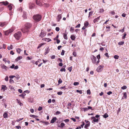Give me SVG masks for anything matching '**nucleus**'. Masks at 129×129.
<instances>
[{
  "instance_id": "nucleus-1",
  "label": "nucleus",
  "mask_w": 129,
  "mask_h": 129,
  "mask_svg": "<svg viewBox=\"0 0 129 129\" xmlns=\"http://www.w3.org/2000/svg\"><path fill=\"white\" fill-rule=\"evenodd\" d=\"M33 18L36 22H38L40 21L42 18L41 16L39 14H37L33 16Z\"/></svg>"
},
{
  "instance_id": "nucleus-2",
  "label": "nucleus",
  "mask_w": 129,
  "mask_h": 129,
  "mask_svg": "<svg viewBox=\"0 0 129 129\" xmlns=\"http://www.w3.org/2000/svg\"><path fill=\"white\" fill-rule=\"evenodd\" d=\"M21 36V33L20 32H18L14 35V36L16 39L17 40L19 39Z\"/></svg>"
},
{
  "instance_id": "nucleus-3",
  "label": "nucleus",
  "mask_w": 129,
  "mask_h": 129,
  "mask_svg": "<svg viewBox=\"0 0 129 129\" xmlns=\"http://www.w3.org/2000/svg\"><path fill=\"white\" fill-rule=\"evenodd\" d=\"M13 30H14L12 28H11L10 29H9L5 31V35H6L8 36L9 34L12 32Z\"/></svg>"
},
{
  "instance_id": "nucleus-4",
  "label": "nucleus",
  "mask_w": 129,
  "mask_h": 129,
  "mask_svg": "<svg viewBox=\"0 0 129 129\" xmlns=\"http://www.w3.org/2000/svg\"><path fill=\"white\" fill-rule=\"evenodd\" d=\"M21 30L23 33H25L28 32V30L25 26H24L21 29Z\"/></svg>"
},
{
  "instance_id": "nucleus-5",
  "label": "nucleus",
  "mask_w": 129,
  "mask_h": 129,
  "mask_svg": "<svg viewBox=\"0 0 129 129\" xmlns=\"http://www.w3.org/2000/svg\"><path fill=\"white\" fill-rule=\"evenodd\" d=\"M91 58L93 63H95L96 61V58L94 55H92L91 57Z\"/></svg>"
},
{
  "instance_id": "nucleus-6",
  "label": "nucleus",
  "mask_w": 129,
  "mask_h": 129,
  "mask_svg": "<svg viewBox=\"0 0 129 129\" xmlns=\"http://www.w3.org/2000/svg\"><path fill=\"white\" fill-rule=\"evenodd\" d=\"M36 4L38 5L41 6L43 4L42 3L41 0H36Z\"/></svg>"
},
{
  "instance_id": "nucleus-7",
  "label": "nucleus",
  "mask_w": 129,
  "mask_h": 129,
  "mask_svg": "<svg viewBox=\"0 0 129 129\" xmlns=\"http://www.w3.org/2000/svg\"><path fill=\"white\" fill-rule=\"evenodd\" d=\"M8 23L7 22H0V26L1 27L5 26Z\"/></svg>"
},
{
  "instance_id": "nucleus-8",
  "label": "nucleus",
  "mask_w": 129,
  "mask_h": 129,
  "mask_svg": "<svg viewBox=\"0 0 129 129\" xmlns=\"http://www.w3.org/2000/svg\"><path fill=\"white\" fill-rule=\"evenodd\" d=\"M46 35V32L42 30L40 35V37L41 38H43Z\"/></svg>"
},
{
  "instance_id": "nucleus-9",
  "label": "nucleus",
  "mask_w": 129,
  "mask_h": 129,
  "mask_svg": "<svg viewBox=\"0 0 129 129\" xmlns=\"http://www.w3.org/2000/svg\"><path fill=\"white\" fill-rule=\"evenodd\" d=\"M103 68L101 66H99L96 69V71L98 72H100L102 70Z\"/></svg>"
},
{
  "instance_id": "nucleus-10",
  "label": "nucleus",
  "mask_w": 129,
  "mask_h": 129,
  "mask_svg": "<svg viewBox=\"0 0 129 129\" xmlns=\"http://www.w3.org/2000/svg\"><path fill=\"white\" fill-rule=\"evenodd\" d=\"M1 66L2 69L4 70V71H6L7 70L8 68L4 64H1Z\"/></svg>"
},
{
  "instance_id": "nucleus-11",
  "label": "nucleus",
  "mask_w": 129,
  "mask_h": 129,
  "mask_svg": "<svg viewBox=\"0 0 129 129\" xmlns=\"http://www.w3.org/2000/svg\"><path fill=\"white\" fill-rule=\"evenodd\" d=\"M25 26L28 29L31 26V25L29 23H27L25 24Z\"/></svg>"
},
{
  "instance_id": "nucleus-12",
  "label": "nucleus",
  "mask_w": 129,
  "mask_h": 129,
  "mask_svg": "<svg viewBox=\"0 0 129 129\" xmlns=\"http://www.w3.org/2000/svg\"><path fill=\"white\" fill-rule=\"evenodd\" d=\"M57 120V118L56 117H54L51 119L50 121V123H53L55 121Z\"/></svg>"
},
{
  "instance_id": "nucleus-13",
  "label": "nucleus",
  "mask_w": 129,
  "mask_h": 129,
  "mask_svg": "<svg viewBox=\"0 0 129 129\" xmlns=\"http://www.w3.org/2000/svg\"><path fill=\"white\" fill-rule=\"evenodd\" d=\"M91 118L92 119H93V121L94 122H97L99 120L98 119L95 118V117L94 116H92L91 117Z\"/></svg>"
},
{
  "instance_id": "nucleus-14",
  "label": "nucleus",
  "mask_w": 129,
  "mask_h": 129,
  "mask_svg": "<svg viewBox=\"0 0 129 129\" xmlns=\"http://www.w3.org/2000/svg\"><path fill=\"white\" fill-rule=\"evenodd\" d=\"M61 18V14L59 15L57 17V21L58 22L59 21L60 19Z\"/></svg>"
},
{
  "instance_id": "nucleus-15",
  "label": "nucleus",
  "mask_w": 129,
  "mask_h": 129,
  "mask_svg": "<svg viewBox=\"0 0 129 129\" xmlns=\"http://www.w3.org/2000/svg\"><path fill=\"white\" fill-rule=\"evenodd\" d=\"M16 101L18 103L20 106H22L23 105V104L20 102V101L18 99H16Z\"/></svg>"
},
{
  "instance_id": "nucleus-16",
  "label": "nucleus",
  "mask_w": 129,
  "mask_h": 129,
  "mask_svg": "<svg viewBox=\"0 0 129 129\" xmlns=\"http://www.w3.org/2000/svg\"><path fill=\"white\" fill-rule=\"evenodd\" d=\"M22 56H19L17 57V58H16L15 60V61H18L19 60H20L22 59Z\"/></svg>"
},
{
  "instance_id": "nucleus-17",
  "label": "nucleus",
  "mask_w": 129,
  "mask_h": 129,
  "mask_svg": "<svg viewBox=\"0 0 129 129\" xmlns=\"http://www.w3.org/2000/svg\"><path fill=\"white\" fill-rule=\"evenodd\" d=\"M23 14L22 17H23L24 19H26L27 18L26 12H23Z\"/></svg>"
},
{
  "instance_id": "nucleus-18",
  "label": "nucleus",
  "mask_w": 129,
  "mask_h": 129,
  "mask_svg": "<svg viewBox=\"0 0 129 129\" xmlns=\"http://www.w3.org/2000/svg\"><path fill=\"white\" fill-rule=\"evenodd\" d=\"M2 89H3L4 91H5V90L7 89V88L6 87V85H2Z\"/></svg>"
},
{
  "instance_id": "nucleus-19",
  "label": "nucleus",
  "mask_w": 129,
  "mask_h": 129,
  "mask_svg": "<svg viewBox=\"0 0 129 129\" xmlns=\"http://www.w3.org/2000/svg\"><path fill=\"white\" fill-rule=\"evenodd\" d=\"M66 31L65 32V33L63 34V36L64 39L66 40H67L68 39V37H67V34L66 33Z\"/></svg>"
},
{
  "instance_id": "nucleus-20",
  "label": "nucleus",
  "mask_w": 129,
  "mask_h": 129,
  "mask_svg": "<svg viewBox=\"0 0 129 129\" xmlns=\"http://www.w3.org/2000/svg\"><path fill=\"white\" fill-rule=\"evenodd\" d=\"M0 3H2V4H3L4 5H6L8 4L9 3L7 1H6L5 2H2Z\"/></svg>"
},
{
  "instance_id": "nucleus-21",
  "label": "nucleus",
  "mask_w": 129,
  "mask_h": 129,
  "mask_svg": "<svg viewBox=\"0 0 129 129\" xmlns=\"http://www.w3.org/2000/svg\"><path fill=\"white\" fill-rule=\"evenodd\" d=\"M46 51L44 53L45 55H46L49 52V48H47V49H45Z\"/></svg>"
},
{
  "instance_id": "nucleus-22",
  "label": "nucleus",
  "mask_w": 129,
  "mask_h": 129,
  "mask_svg": "<svg viewBox=\"0 0 129 129\" xmlns=\"http://www.w3.org/2000/svg\"><path fill=\"white\" fill-rule=\"evenodd\" d=\"M12 4H10L8 5V8H9L10 10H11L12 9Z\"/></svg>"
},
{
  "instance_id": "nucleus-23",
  "label": "nucleus",
  "mask_w": 129,
  "mask_h": 129,
  "mask_svg": "<svg viewBox=\"0 0 129 129\" xmlns=\"http://www.w3.org/2000/svg\"><path fill=\"white\" fill-rule=\"evenodd\" d=\"M3 116L4 118H8V114L7 113L5 112L3 114Z\"/></svg>"
},
{
  "instance_id": "nucleus-24",
  "label": "nucleus",
  "mask_w": 129,
  "mask_h": 129,
  "mask_svg": "<svg viewBox=\"0 0 129 129\" xmlns=\"http://www.w3.org/2000/svg\"><path fill=\"white\" fill-rule=\"evenodd\" d=\"M26 94L25 93H22L19 95L20 96H21L23 98H24V96Z\"/></svg>"
},
{
  "instance_id": "nucleus-25",
  "label": "nucleus",
  "mask_w": 129,
  "mask_h": 129,
  "mask_svg": "<svg viewBox=\"0 0 129 129\" xmlns=\"http://www.w3.org/2000/svg\"><path fill=\"white\" fill-rule=\"evenodd\" d=\"M71 38L73 40H74L75 39V36L74 35H71Z\"/></svg>"
},
{
  "instance_id": "nucleus-26",
  "label": "nucleus",
  "mask_w": 129,
  "mask_h": 129,
  "mask_svg": "<svg viewBox=\"0 0 129 129\" xmlns=\"http://www.w3.org/2000/svg\"><path fill=\"white\" fill-rule=\"evenodd\" d=\"M90 123L86 124L84 126V128H86L90 126Z\"/></svg>"
},
{
  "instance_id": "nucleus-27",
  "label": "nucleus",
  "mask_w": 129,
  "mask_h": 129,
  "mask_svg": "<svg viewBox=\"0 0 129 129\" xmlns=\"http://www.w3.org/2000/svg\"><path fill=\"white\" fill-rule=\"evenodd\" d=\"M16 51L19 54L20 53L21 51V49L19 48H17L16 49Z\"/></svg>"
},
{
  "instance_id": "nucleus-28",
  "label": "nucleus",
  "mask_w": 129,
  "mask_h": 129,
  "mask_svg": "<svg viewBox=\"0 0 129 129\" xmlns=\"http://www.w3.org/2000/svg\"><path fill=\"white\" fill-rule=\"evenodd\" d=\"M64 124L62 122L60 124V126H59V127L62 128L63 126H64Z\"/></svg>"
},
{
  "instance_id": "nucleus-29",
  "label": "nucleus",
  "mask_w": 129,
  "mask_h": 129,
  "mask_svg": "<svg viewBox=\"0 0 129 129\" xmlns=\"http://www.w3.org/2000/svg\"><path fill=\"white\" fill-rule=\"evenodd\" d=\"M7 49L9 50H10L12 49V45H11L10 46H8L7 47Z\"/></svg>"
},
{
  "instance_id": "nucleus-30",
  "label": "nucleus",
  "mask_w": 129,
  "mask_h": 129,
  "mask_svg": "<svg viewBox=\"0 0 129 129\" xmlns=\"http://www.w3.org/2000/svg\"><path fill=\"white\" fill-rule=\"evenodd\" d=\"M42 122L43 124H45L46 125H48L49 124V123L47 122H45L44 121H43Z\"/></svg>"
},
{
  "instance_id": "nucleus-31",
  "label": "nucleus",
  "mask_w": 129,
  "mask_h": 129,
  "mask_svg": "<svg viewBox=\"0 0 129 129\" xmlns=\"http://www.w3.org/2000/svg\"><path fill=\"white\" fill-rule=\"evenodd\" d=\"M62 82V80L60 78H59L58 81V84H59L61 83Z\"/></svg>"
},
{
  "instance_id": "nucleus-32",
  "label": "nucleus",
  "mask_w": 129,
  "mask_h": 129,
  "mask_svg": "<svg viewBox=\"0 0 129 129\" xmlns=\"http://www.w3.org/2000/svg\"><path fill=\"white\" fill-rule=\"evenodd\" d=\"M108 117V115L106 113L104 115L103 117L105 118H106Z\"/></svg>"
},
{
  "instance_id": "nucleus-33",
  "label": "nucleus",
  "mask_w": 129,
  "mask_h": 129,
  "mask_svg": "<svg viewBox=\"0 0 129 129\" xmlns=\"http://www.w3.org/2000/svg\"><path fill=\"white\" fill-rule=\"evenodd\" d=\"M74 30V28L72 27H71V28H70V32H71L72 33H73V31Z\"/></svg>"
},
{
  "instance_id": "nucleus-34",
  "label": "nucleus",
  "mask_w": 129,
  "mask_h": 129,
  "mask_svg": "<svg viewBox=\"0 0 129 129\" xmlns=\"http://www.w3.org/2000/svg\"><path fill=\"white\" fill-rule=\"evenodd\" d=\"M126 88L127 87L125 85L123 86L122 87H121V89L123 90L126 89Z\"/></svg>"
},
{
  "instance_id": "nucleus-35",
  "label": "nucleus",
  "mask_w": 129,
  "mask_h": 129,
  "mask_svg": "<svg viewBox=\"0 0 129 129\" xmlns=\"http://www.w3.org/2000/svg\"><path fill=\"white\" fill-rule=\"evenodd\" d=\"M124 43L123 42H120L118 43V44L119 45H122L124 44Z\"/></svg>"
},
{
  "instance_id": "nucleus-36",
  "label": "nucleus",
  "mask_w": 129,
  "mask_h": 129,
  "mask_svg": "<svg viewBox=\"0 0 129 129\" xmlns=\"http://www.w3.org/2000/svg\"><path fill=\"white\" fill-rule=\"evenodd\" d=\"M82 109H83V110L85 112L87 111L88 110L87 108H86V107L83 108Z\"/></svg>"
},
{
  "instance_id": "nucleus-37",
  "label": "nucleus",
  "mask_w": 129,
  "mask_h": 129,
  "mask_svg": "<svg viewBox=\"0 0 129 129\" xmlns=\"http://www.w3.org/2000/svg\"><path fill=\"white\" fill-rule=\"evenodd\" d=\"M9 82L10 83H14V81L13 80L10 79L9 80Z\"/></svg>"
},
{
  "instance_id": "nucleus-38",
  "label": "nucleus",
  "mask_w": 129,
  "mask_h": 129,
  "mask_svg": "<svg viewBox=\"0 0 129 129\" xmlns=\"http://www.w3.org/2000/svg\"><path fill=\"white\" fill-rule=\"evenodd\" d=\"M89 23L88 22L84 23V25L85 26H87L88 25Z\"/></svg>"
},
{
  "instance_id": "nucleus-39",
  "label": "nucleus",
  "mask_w": 129,
  "mask_h": 129,
  "mask_svg": "<svg viewBox=\"0 0 129 129\" xmlns=\"http://www.w3.org/2000/svg\"><path fill=\"white\" fill-rule=\"evenodd\" d=\"M114 58L115 59H118L119 58V56L117 55H115L114 56Z\"/></svg>"
},
{
  "instance_id": "nucleus-40",
  "label": "nucleus",
  "mask_w": 129,
  "mask_h": 129,
  "mask_svg": "<svg viewBox=\"0 0 129 129\" xmlns=\"http://www.w3.org/2000/svg\"><path fill=\"white\" fill-rule=\"evenodd\" d=\"M43 44H40L37 47L38 49H39L43 45Z\"/></svg>"
},
{
  "instance_id": "nucleus-41",
  "label": "nucleus",
  "mask_w": 129,
  "mask_h": 129,
  "mask_svg": "<svg viewBox=\"0 0 129 129\" xmlns=\"http://www.w3.org/2000/svg\"><path fill=\"white\" fill-rule=\"evenodd\" d=\"M124 93V96L125 99H126L127 98L126 93V92L123 93Z\"/></svg>"
},
{
  "instance_id": "nucleus-42",
  "label": "nucleus",
  "mask_w": 129,
  "mask_h": 129,
  "mask_svg": "<svg viewBox=\"0 0 129 129\" xmlns=\"http://www.w3.org/2000/svg\"><path fill=\"white\" fill-rule=\"evenodd\" d=\"M76 92H77L79 93L80 94H81L82 93V91L81 90H77Z\"/></svg>"
},
{
  "instance_id": "nucleus-43",
  "label": "nucleus",
  "mask_w": 129,
  "mask_h": 129,
  "mask_svg": "<svg viewBox=\"0 0 129 129\" xmlns=\"http://www.w3.org/2000/svg\"><path fill=\"white\" fill-rule=\"evenodd\" d=\"M30 116L31 117H33L35 118V117H37L36 116L33 115H30Z\"/></svg>"
},
{
  "instance_id": "nucleus-44",
  "label": "nucleus",
  "mask_w": 129,
  "mask_h": 129,
  "mask_svg": "<svg viewBox=\"0 0 129 129\" xmlns=\"http://www.w3.org/2000/svg\"><path fill=\"white\" fill-rule=\"evenodd\" d=\"M79 84V82H75L73 83L74 85L75 86H76L77 85H78Z\"/></svg>"
},
{
  "instance_id": "nucleus-45",
  "label": "nucleus",
  "mask_w": 129,
  "mask_h": 129,
  "mask_svg": "<svg viewBox=\"0 0 129 129\" xmlns=\"http://www.w3.org/2000/svg\"><path fill=\"white\" fill-rule=\"evenodd\" d=\"M60 71L61 72H65L66 71V70L64 68H62L60 69Z\"/></svg>"
},
{
  "instance_id": "nucleus-46",
  "label": "nucleus",
  "mask_w": 129,
  "mask_h": 129,
  "mask_svg": "<svg viewBox=\"0 0 129 129\" xmlns=\"http://www.w3.org/2000/svg\"><path fill=\"white\" fill-rule=\"evenodd\" d=\"M73 55L75 57H76L77 56L76 52H74L73 53Z\"/></svg>"
},
{
  "instance_id": "nucleus-47",
  "label": "nucleus",
  "mask_w": 129,
  "mask_h": 129,
  "mask_svg": "<svg viewBox=\"0 0 129 129\" xmlns=\"http://www.w3.org/2000/svg\"><path fill=\"white\" fill-rule=\"evenodd\" d=\"M72 67H69L68 68V70L70 72H71V71L72 70Z\"/></svg>"
},
{
  "instance_id": "nucleus-48",
  "label": "nucleus",
  "mask_w": 129,
  "mask_h": 129,
  "mask_svg": "<svg viewBox=\"0 0 129 129\" xmlns=\"http://www.w3.org/2000/svg\"><path fill=\"white\" fill-rule=\"evenodd\" d=\"M45 41H47L48 42H49L50 41H51V39H50L49 38L46 39L45 40Z\"/></svg>"
},
{
  "instance_id": "nucleus-49",
  "label": "nucleus",
  "mask_w": 129,
  "mask_h": 129,
  "mask_svg": "<svg viewBox=\"0 0 129 129\" xmlns=\"http://www.w3.org/2000/svg\"><path fill=\"white\" fill-rule=\"evenodd\" d=\"M64 51L63 50H62V52L61 53V55H63L64 53Z\"/></svg>"
},
{
  "instance_id": "nucleus-50",
  "label": "nucleus",
  "mask_w": 129,
  "mask_h": 129,
  "mask_svg": "<svg viewBox=\"0 0 129 129\" xmlns=\"http://www.w3.org/2000/svg\"><path fill=\"white\" fill-rule=\"evenodd\" d=\"M93 13V12L91 11L89 13V16L88 17H89L90 15H92Z\"/></svg>"
},
{
  "instance_id": "nucleus-51",
  "label": "nucleus",
  "mask_w": 129,
  "mask_h": 129,
  "mask_svg": "<svg viewBox=\"0 0 129 129\" xmlns=\"http://www.w3.org/2000/svg\"><path fill=\"white\" fill-rule=\"evenodd\" d=\"M126 34L125 33H124V35L122 37V39H124L125 38L126 36Z\"/></svg>"
},
{
  "instance_id": "nucleus-52",
  "label": "nucleus",
  "mask_w": 129,
  "mask_h": 129,
  "mask_svg": "<svg viewBox=\"0 0 129 129\" xmlns=\"http://www.w3.org/2000/svg\"><path fill=\"white\" fill-rule=\"evenodd\" d=\"M23 119V118H19V119H17L16 120V121L17 122H19V121L22 120Z\"/></svg>"
},
{
  "instance_id": "nucleus-53",
  "label": "nucleus",
  "mask_w": 129,
  "mask_h": 129,
  "mask_svg": "<svg viewBox=\"0 0 129 129\" xmlns=\"http://www.w3.org/2000/svg\"><path fill=\"white\" fill-rule=\"evenodd\" d=\"M42 107L40 106L38 108V110L39 111H40L42 110Z\"/></svg>"
},
{
  "instance_id": "nucleus-54",
  "label": "nucleus",
  "mask_w": 129,
  "mask_h": 129,
  "mask_svg": "<svg viewBox=\"0 0 129 129\" xmlns=\"http://www.w3.org/2000/svg\"><path fill=\"white\" fill-rule=\"evenodd\" d=\"M55 30L56 31H58L59 30V27H56L55 28Z\"/></svg>"
},
{
  "instance_id": "nucleus-55",
  "label": "nucleus",
  "mask_w": 129,
  "mask_h": 129,
  "mask_svg": "<svg viewBox=\"0 0 129 129\" xmlns=\"http://www.w3.org/2000/svg\"><path fill=\"white\" fill-rule=\"evenodd\" d=\"M57 94L58 95H61L62 94V92L61 91H59L57 93Z\"/></svg>"
},
{
  "instance_id": "nucleus-56",
  "label": "nucleus",
  "mask_w": 129,
  "mask_h": 129,
  "mask_svg": "<svg viewBox=\"0 0 129 129\" xmlns=\"http://www.w3.org/2000/svg\"><path fill=\"white\" fill-rule=\"evenodd\" d=\"M87 93L88 94H90V91L88 89L87 90Z\"/></svg>"
},
{
  "instance_id": "nucleus-57",
  "label": "nucleus",
  "mask_w": 129,
  "mask_h": 129,
  "mask_svg": "<svg viewBox=\"0 0 129 129\" xmlns=\"http://www.w3.org/2000/svg\"><path fill=\"white\" fill-rule=\"evenodd\" d=\"M15 77V76L11 75L9 77L10 79H13L14 77Z\"/></svg>"
},
{
  "instance_id": "nucleus-58",
  "label": "nucleus",
  "mask_w": 129,
  "mask_h": 129,
  "mask_svg": "<svg viewBox=\"0 0 129 129\" xmlns=\"http://www.w3.org/2000/svg\"><path fill=\"white\" fill-rule=\"evenodd\" d=\"M80 24H78L77 25L75 26V28H77L79 27H80Z\"/></svg>"
},
{
  "instance_id": "nucleus-59",
  "label": "nucleus",
  "mask_w": 129,
  "mask_h": 129,
  "mask_svg": "<svg viewBox=\"0 0 129 129\" xmlns=\"http://www.w3.org/2000/svg\"><path fill=\"white\" fill-rule=\"evenodd\" d=\"M5 80L6 81H8V76H7L5 79Z\"/></svg>"
},
{
  "instance_id": "nucleus-60",
  "label": "nucleus",
  "mask_w": 129,
  "mask_h": 129,
  "mask_svg": "<svg viewBox=\"0 0 129 129\" xmlns=\"http://www.w3.org/2000/svg\"><path fill=\"white\" fill-rule=\"evenodd\" d=\"M58 35H57V36L55 38H54V40H57V39L58 38Z\"/></svg>"
},
{
  "instance_id": "nucleus-61",
  "label": "nucleus",
  "mask_w": 129,
  "mask_h": 129,
  "mask_svg": "<svg viewBox=\"0 0 129 129\" xmlns=\"http://www.w3.org/2000/svg\"><path fill=\"white\" fill-rule=\"evenodd\" d=\"M110 13L113 15H114L115 13L114 11H111L110 12Z\"/></svg>"
},
{
  "instance_id": "nucleus-62",
  "label": "nucleus",
  "mask_w": 129,
  "mask_h": 129,
  "mask_svg": "<svg viewBox=\"0 0 129 129\" xmlns=\"http://www.w3.org/2000/svg\"><path fill=\"white\" fill-rule=\"evenodd\" d=\"M51 102V99H49L48 100V103L50 104V103Z\"/></svg>"
},
{
  "instance_id": "nucleus-63",
  "label": "nucleus",
  "mask_w": 129,
  "mask_h": 129,
  "mask_svg": "<svg viewBox=\"0 0 129 129\" xmlns=\"http://www.w3.org/2000/svg\"><path fill=\"white\" fill-rule=\"evenodd\" d=\"M126 14L123 13L122 14V16L123 17H125L126 16Z\"/></svg>"
},
{
  "instance_id": "nucleus-64",
  "label": "nucleus",
  "mask_w": 129,
  "mask_h": 129,
  "mask_svg": "<svg viewBox=\"0 0 129 129\" xmlns=\"http://www.w3.org/2000/svg\"><path fill=\"white\" fill-rule=\"evenodd\" d=\"M105 55L106 56V57H107L108 58V57H109V56L108 55V54L107 53H105Z\"/></svg>"
}]
</instances>
